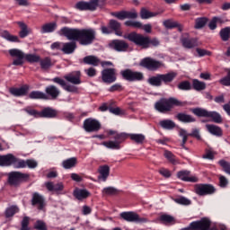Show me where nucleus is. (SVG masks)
Segmentation results:
<instances>
[{"label":"nucleus","mask_w":230,"mask_h":230,"mask_svg":"<svg viewBox=\"0 0 230 230\" xmlns=\"http://www.w3.org/2000/svg\"><path fill=\"white\" fill-rule=\"evenodd\" d=\"M219 35L222 39V40H224L225 42L229 40L230 38V27H226L224 29H222L219 32Z\"/></svg>","instance_id":"obj_52"},{"label":"nucleus","mask_w":230,"mask_h":230,"mask_svg":"<svg viewBox=\"0 0 230 230\" xmlns=\"http://www.w3.org/2000/svg\"><path fill=\"white\" fill-rule=\"evenodd\" d=\"M173 200L176 204H179L180 206H191V199H189L184 196H180L176 199H173Z\"/></svg>","instance_id":"obj_45"},{"label":"nucleus","mask_w":230,"mask_h":230,"mask_svg":"<svg viewBox=\"0 0 230 230\" xmlns=\"http://www.w3.org/2000/svg\"><path fill=\"white\" fill-rule=\"evenodd\" d=\"M160 220L161 222H163L164 224H174L175 223V218L170 215H162L160 217Z\"/></svg>","instance_id":"obj_54"},{"label":"nucleus","mask_w":230,"mask_h":230,"mask_svg":"<svg viewBox=\"0 0 230 230\" xmlns=\"http://www.w3.org/2000/svg\"><path fill=\"white\" fill-rule=\"evenodd\" d=\"M83 127L85 132H98L102 128V123L96 119L89 118L84 119Z\"/></svg>","instance_id":"obj_13"},{"label":"nucleus","mask_w":230,"mask_h":230,"mask_svg":"<svg viewBox=\"0 0 230 230\" xmlns=\"http://www.w3.org/2000/svg\"><path fill=\"white\" fill-rule=\"evenodd\" d=\"M18 26L21 28V31L19 32L21 39H25V37H28L30 35V30L28 29V25L24 23L23 22H17Z\"/></svg>","instance_id":"obj_37"},{"label":"nucleus","mask_w":230,"mask_h":230,"mask_svg":"<svg viewBox=\"0 0 230 230\" xmlns=\"http://www.w3.org/2000/svg\"><path fill=\"white\" fill-rule=\"evenodd\" d=\"M164 26L168 30H172V28H177L179 23H177V22H172V20H166L164 22Z\"/></svg>","instance_id":"obj_61"},{"label":"nucleus","mask_w":230,"mask_h":230,"mask_svg":"<svg viewBox=\"0 0 230 230\" xmlns=\"http://www.w3.org/2000/svg\"><path fill=\"white\" fill-rule=\"evenodd\" d=\"M219 84H221V85H225L226 87H230V70H228L226 76L219 80Z\"/></svg>","instance_id":"obj_58"},{"label":"nucleus","mask_w":230,"mask_h":230,"mask_svg":"<svg viewBox=\"0 0 230 230\" xmlns=\"http://www.w3.org/2000/svg\"><path fill=\"white\" fill-rule=\"evenodd\" d=\"M99 181H102V182H105L107 179H109V175L111 174V167L107 164L101 165L98 168Z\"/></svg>","instance_id":"obj_23"},{"label":"nucleus","mask_w":230,"mask_h":230,"mask_svg":"<svg viewBox=\"0 0 230 230\" xmlns=\"http://www.w3.org/2000/svg\"><path fill=\"white\" fill-rule=\"evenodd\" d=\"M23 111L24 112H27L29 116H33V118H40V112H39L37 110L27 107L24 108Z\"/></svg>","instance_id":"obj_56"},{"label":"nucleus","mask_w":230,"mask_h":230,"mask_svg":"<svg viewBox=\"0 0 230 230\" xmlns=\"http://www.w3.org/2000/svg\"><path fill=\"white\" fill-rule=\"evenodd\" d=\"M58 114V111L53 108H44L40 112V118H57V115Z\"/></svg>","instance_id":"obj_31"},{"label":"nucleus","mask_w":230,"mask_h":230,"mask_svg":"<svg viewBox=\"0 0 230 230\" xmlns=\"http://www.w3.org/2000/svg\"><path fill=\"white\" fill-rule=\"evenodd\" d=\"M40 65L41 69H43L44 71H48V69H49V67H51V66H53V63L51 62V58L47 57L43 59H40Z\"/></svg>","instance_id":"obj_42"},{"label":"nucleus","mask_w":230,"mask_h":230,"mask_svg":"<svg viewBox=\"0 0 230 230\" xmlns=\"http://www.w3.org/2000/svg\"><path fill=\"white\" fill-rule=\"evenodd\" d=\"M75 49H76V41H70L63 43L61 51H63L65 55H71V53H75Z\"/></svg>","instance_id":"obj_32"},{"label":"nucleus","mask_w":230,"mask_h":230,"mask_svg":"<svg viewBox=\"0 0 230 230\" xmlns=\"http://www.w3.org/2000/svg\"><path fill=\"white\" fill-rule=\"evenodd\" d=\"M64 78L66 82H69V84H73V85H80V84H82V74L80 71H74L66 74Z\"/></svg>","instance_id":"obj_21"},{"label":"nucleus","mask_w":230,"mask_h":230,"mask_svg":"<svg viewBox=\"0 0 230 230\" xmlns=\"http://www.w3.org/2000/svg\"><path fill=\"white\" fill-rule=\"evenodd\" d=\"M31 100H48V95L40 91H32L29 94Z\"/></svg>","instance_id":"obj_38"},{"label":"nucleus","mask_w":230,"mask_h":230,"mask_svg":"<svg viewBox=\"0 0 230 230\" xmlns=\"http://www.w3.org/2000/svg\"><path fill=\"white\" fill-rule=\"evenodd\" d=\"M109 48L121 53L128 49V43L123 40H113L109 43Z\"/></svg>","instance_id":"obj_17"},{"label":"nucleus","mask_w":230,"mask_h":230,"mask_svg":"<svg viewBox=\"0 0 230 230\" xmlns=\"http://www.w3.org/2000/svg\"><path fill=\"white\" fill-rule=\"evenodd\" d=\"M101 75L104 84H114L118 80L116 68H105L101 72Z\"/></svg>","instance_id":"obj_14"},{"label":"nucleus","mask_w":230,"mask_h":230,"mask_svg":"<svg viewBox=\"0 0 230 230\" xmlns=\"http://www.w3.org/2000/svg\"><path fill=\"white\" fill-rule=\"evenodd\" d=\"M120 217H122L123 220H126V222H132L135 224H146L150 222L148 218L141 217L134 211L122 212L120 213Z\"/></svg>","instance_id":"obj_10"},{"label":"nucleus","mask_w":230,"mask_h":230,"mask_svg":"<svg viewBox=\"0 0 230 230\" xmlns=\"http://www.w3.org/2000/svg\"><path fill=\"white\" fill-rule=\"evenodd\" d=\"M181 42L186 49H193L199 46V41L195 38H181Z\"/></svg>","instance_id":"obj_25"},{"label":"nucleus","mask_w":230,"mask_h":230,"mask_svg":"<svg viewBox=\"0 0 230 230\" xmlns=\"http://www.w3.org/2000/svg\"><path fill=\"white\" fill-rule=\"evenodd\" d=\"M131 141L137 143V145H143L145 143L146 137L143 134H129Z\"/></svg>","instance_id":"obj_41"},{"label":"nucleus","mask_w":230,"mask_h":230,"mask_svg":"<svg viewBox=\"0 0 230 230\" xmlns=\"http://www.w3.org/2000/svg\"><path fill=\"white\" fill-rule=\"evenodd\" d=\"M179 136H180V137H182L183 143H187L188 137H190V133H188V131H186V129L181 128L179 130Z\"/></svg>","instance_id":"obj_63"},{"label":"nucleus","mask_w":230,"mask_h":230,"mask_svg":"<svg viewBox=\"0 0 230 230\" xmlns=\"http://www.w3.org/2000/svg\"><path fill=\"white\" fill-rule=\"evenodd\" d=\"M101 31L102 35H111L115 32V35L118 37L123 36V31H121V22L114 19L109 21L108 27L102 25Z\"/></svg>","instance_id":"obj_7"},{"label":"nucleus","mask_w":230,"mask_h":230,"mask_svg":"<svg viewBox=\"0 0 230 230\" xmlns=\"http://www.w3.org/2000/svg\"><path fill=\"white\" fill-rule=\"evenodd\" d=\"M102 146L110 148L111 150H119V148H121V146H119V142H116L115 140L104 141L102 143Z\"/></svg>","instance_id":"obj_40"},{"label":"nucleus","mask_w":230,"mask_h":230,"mask_svg":"<svg viewBox=\"0 0 230 230\" xmlns=\"http://www.w3.org/2000/svg\"><path fill=\"white\" fill-rule=\"evenodd\" d=\"M31 204L33 208H36L38 211H44L46 209V206H48L44 195L39 192L32 193Z\"/></svg>","instance_id":"obj_12"},{"label":"nucleus","mask_w":230,"mask_h":230,"mask_svg":"<svg viewBox=\"0 0 230 230\" xmlns=\"http://www.w3.org/2000/svg\"><path fill=\"white\" fill-rule=\"evenodd\" d=\"M184 105H186V102L174 97H170L169 99L162 98L155 103V109L158 112L164 114L170 112L173 107H184Z\"/></svg>","instance_id":"obj_3"},{"label":"nucleus","mask_w":230,"mask_h":230,"mask_svg":"<svg viewBox=\"0 0 230 230\" xmlns=\"http://www.w3.org/2000/svg\"><path fill=\"white\" fill-rule=\"evenodd\" d=\"M9 55L16 58L13 61V66H22V64H24L25 54L22 50L19 49H12L9 50Z\"/></svg>","instance_id":"obj_19"},{"label":"nucleus","mask_w":230,"mask_h":230,"mask_svg":"<svg viewBox=\"0 0 230 230\" xmlns=\"http://www.w3.org/2000/svg\"><path fill=\"white\" fill-rule=\"evenodd\" d=\"M111 15L119 21H125V19H127L126 11L115 12L112 13Z\"/></svg>","instance_id":"obj_60"},{"label":"nucleus","mask_w":230,"mask_h":230,"mask_svg":"<svg viewBox=\"0 0 230 230\" xmlns=\"http://www.w3.org/2000/svg\"><path fill=\"white\" fill-rule=\"evenodd\" d=\"M45 186H46V188L49 191L58 192V191H62V190H64V183L63 182L53 184V182L48 181V182L45 183Z\"/></svg>","instance_id":"obj_34"},{"label":"nucleus","mask_w":230,"mask_h":230,"mask_svg":"<svg viewBox=\"0 0 230 230\" xmlns=\"http://www.w3.org/2000/svg\"><path fill=\"white\" fill-rule=\"evenodd\" d=\"M28 91H30V85L23 84L20 88L11 87L9 89L10 94L15 96L16 98H20L21 96H26L28 94Z\"/></svg>","instance_id":"obj_22"},{"label":"nucleus","mask_w":230,"mask_h":230,"mask_svg":"<svg viewBox=\"0 0 230 230\" xmlns=\"http://www.w3.org/2000/svg\"><path fill=\"white\" fill-rule=\"evenodd\" d=\"M58 35H63L68 40H77L81 46H91L96 40V31L94 29H71L63 27L58 31Z\"/></svg>","instance_id":"obj_1"},{"label":"nucleus","mask_w":230,"mask_h":230,"mask_svg":"<svg viewBox=\"0 0 230 230\" xmlns=\"http://www.w3.org/2000/svg\"><path fill=\"white\" fill-rule=\"evenodd\" d=\"M15 213H19V207L18 206H11L5 209V217L11 218L13 217Z\"/></svg>","instance_id":"obj_49"},{"label":"nucleus","mask_w":230,"mask_h":230,"mask_svg":"<svg viewBox=\"0 0 230 230\" xmlns=\"http://www.w3.org/2000/svg\"><path fill=\"white\" fill-rule=\"evenodd\" d=\"M164 155L165 159H167V161L171 163V164H179V160L177 159L175 155H173V153H172L171 151H168V150L164 151Z\"/></svg>","instance_id":"obj_44"},{"label":"nucleus","mask_w":230,"mask_h":230,"mask_svg":"<svg viewBox=\"0 0 230 230\" xmlns=\"http://www.w3.org/2000/svg\"><path fill=\"white\" fill-rule=\"evenodd\" d=\"M218 179H219V186H220V188H226V186H228L229 180H227L226 176H224L222 174H219L218 175Z\"/></svg>","instance_id":"obj_62"},{"label":"nucleus","mask_w":230,"mask_h":230,"mask_svg":"<svg viewBox=\"0 0 230 230\" xmlns=\"http://www.w3.org/2000/svg\"><path fill=\"white\" fill-rule=\"evenodd\" d=\"M217 164H219V166H221V168H223L225 173H227V175H230V163L221 159L217 162Z\"/></svg>","instance_id":"obj_51"},{"label":"nucleus","mask_w":230,"mask_h":230,"mask_svg":"<svg viewBox=\"0 0 230 230\" xmlns=\"http://www.w3.org/2000/svg\"><path fill=\"white\" fill-rule=\"evenodd\" d=\"M0 37H2V39H4L8 42H21V40H19V36L10 34L8 31H1Z\"/></svg>","instance_id":"obj_33"},{"label":"nucleus","mask_w":230,"mask_h":230,"mask_svg":"<svg viewBox=\"0 0 230 230\" xmlns=\"http://www.w3.org/2000/svg\"><path fill=\"white\" fill-rule=\"evenodd\" d=\"M120 75L123 80H126L127 82H141L145 79L143 72L134 71L130 68L120 71Z\"/></svg>","instance_id":"obj_9"},{"label":"nucleus","mask_w":230,"mask_h":230,"mask_svg":"<svg viewBox=\"0 0 230 230\" xmlns=\"http://www.w3.org/2000/svg\"><path fill=\"white\" fill-rule=\"evenodd\" d=\"M83 63L86 66H93V67H98V66H100V59L96 56L90 55L83 58Z\"/></svg>","instance_id":"obj_30"},{"label":"nucleus","mask_w":230,"mask_h":230,"mask_svg":"<svg viewBox=\"0 0 230 230\" xmlns=\"http://www.w3.org/2000/svg\"><path fill=\"white\" fill-rule=\"evenodd\" d=\"M128 137V134L127 133H117L113 138L115 139L116 143H119V146H120L121 143L125 141Z\"/></svg>","instance_id":"obj_53"},{"label":"nucleus","mask_w":230,"mask_h":230,"mask_svg":"<svg viewBox=\"0 0 230 230\" xmlns=\"http://www.w3.org/2000/svg\"><path fill=\"white\" fill-rule=\"evenodd\" d=\"M105 4V0H89L79 1L75 4V10L79 12H96L99 6H103Z\"/></svg>","instance_id":"obj_6"},{"label":"nucleus","mask_w":230,"mask_h":230,"mask_svg":"<svg viewBox=\"0 0 230 230\" xmlns=\"http://www.w3.org/2000/svg\"><path fill=\"white\" fill-rule=\"evenodd\" d=\"M206 128L209 134L212 136H216V137H222L224 136V131L222 128L215 125V124H207Z\"/></svg>","instance_id":"obj_24"},{"label":"nucleus","mask_w":230,"mask_h":230,"mask_svg":"<svg viewBox=\"0 0 230 230\" xmlns=\"http://www.w3.org/2000/svg\"><path fill=\"white\" fill-rule=\"evenodd\" d=\"M24 59L29 62V64H37L40 62V56L37 54H25Z\"/></svg>","instance_id":"obj_43"},{"label":"nucleus","mask_w":230,"mask_h":230,"mask_svg":"<svg viewBox=\"0 0 230 230\" xmlns=\"http://www.w3.org/2000/svg\"><path fill=\"white\" fill-rule=\"evenodd\" d=\"M192 87L195 91H204L206 89V83L194 79L192 81Z\"/></svg>","instance_id":"obj_47"},{"label":"nucleus","mask_w":230,"mask_h":230,"mask_svg":"<svg viewBox=\"0 0 230 230\" xmlns=\"http://www.w3.org/2000/svg\"><path fill=\"white\" fill-rule=\"evenodd\" d=\"M157 13H152L145 8H142L140 11V17L141 19H150L152 17H155Z\"/></svg>","instance_id":"obj_50"},{"label":"nucleus","mask_w":230,"mask_h":230,"mask_svg":"<svg viewBox=\"0 0 230 230\" xmlns=\"http://www.w3.org/2000/svg\"><path fill=\"white\" fill-rule=\"evenodd\" d=\"M73 195L77 200H84V199L91 197V192L86 189H75Z\"/></svg>","instance_id":"obj_28"},{"label":"nucleus","mask_w":230,"mask_h":230,"mask_svg":"<svg viewBox=\"0 0 230 230\" xmlns=\"http://www.w3.org/2000/svg\"><path fill=\"white\" fill-rule=\"evenodd\" d=\"M139 66L148 71H157V69H161L164 65L163 62L152 58H145L140 61Z\"/></svg>","instance_id":"obj_11"},{"label":"nucleus","mask_w":230,"mask_h":230,"mask_svg":"<svg viewBox=\"0 0 230 230\" xmlns=\"http://www.w3.org/2000/svg\"><path fill=\"white\" fill-rule=\"evenodd\" d=\"M102 195H118V189L114 187H106L102 190Z\"/></svg>","instance_id":"obj_57"},{"label":"nucleus","mask_w":230,"mask_h":230,"mask_svg":"<svg viewBox=\"0 0 230 230\" xmlns=\"http://www.w3.org/2000/svg\"><path fill=\"white\" fill-rule=\"evenodd\" d=\"M26 166L33 170L34 168H37V166H39V163H37V161H35L34 159L18 160V165L16 166L17 168H26Z\"/></svg>","instance_id":"obj_26"},{"label":"nucleus","mask_w":230,"mask_h":230,"mask_svg":"<svg viewBox=\"0 0 230 230\" xmlns=\"http://www.w3.org/2000/svg\"><path fill=\"white\" fill-rule=\"evenodd\" d=\"M191 112L195 116H198V118H208L213 123L220 124L224 121L222 115L218 111H209L203 108H194L191 110Z\"/></svg>","instance_id":"obj_5"},{"label":"nucleus","mask_w":230,"mask_h":230,"mask_svg":"<svg viewBox=\"0 0 230 230\" xmlns=\"http://www.w3.org/2000/svg\"><path fill=\"white\" fill-rule=\"evenodd\" d=\"M190 137H195L198 141H202V137H200V129L193 128L191 133H189Z\"/></svg>","instance_id":"obj_59"},{"label":"nucleus","mask_w":230,"mask_h":230,"mask_svg":"<svg viewBox=\"0 0 230 230\" xmlns=\"http://www.w3.org/2000/svg\"><path fill=\"white\" fill-rule=\"evenodd\" d=\"M160 127L164 130H173L175 128V122L172 119H164L159 122Z\"/></svg>","instance_id":"obj_35"},{"label":"nucleus","mask_w":230,"mask_h":230,"mask_svg":"<svg viewBox=\"0 0 230 230\" xmlns=\"http://www.w3.org/2000/svg\"><path fill=\"white\" fill-rule=\"evenodd\" d=\"M175 118L178 121H181V123H195V121H197V119L193 116L182 112L176 114Z\"/></svg>","instance_id":"obj_29"},{"label":"nucleus","mask_w":230,"mask_h":230,"mask_svg":"<svg viewBox=\"0 0 230 230\" xmlns=\"http://www.w3.org/2000/svg\"><path fill=\"white\" fill-rule=\"evenodd\" d=\"M175 78H177L176 72H169L167 74H156L155 75H153L147 79V84H149V85H152L153 87H161V85H163V83L165 85H168V84H172V82H173Z\"/></svg>","instance_id":"obj_4"},{"label":"nucleus","mask_w":230,"mask_h":230,"mask_svg":"<svg viewBox=\"0 0 230 230\" xmlns=\"http://www.w3.org/2000/svg\"><path fill=\"white\" fill-rule=\"evenodd\" d=\"M178 89L180 91H191V84L190 81H182L178 84Z\"/></svg>","instance_id":"obj_55"},{"label":"nucleus","mask_w":230,"mask_h":230,"mask_svg":"<svg viewBox=\"0 0 230 230\" xmlns=\"http://www.w3.org/2000/svg\"><path fill=\"white\" fill-rule=\"evenodd\" d=\"M57 30V22H49L42 25L40 33H53Z\"/></svg>","instance_id":"obj_36"},{"label":"nucleus","mask_w":230,"mask_h":230,"mask_svg":"<svg viewBox=\"0 0 230 230\" xmlns=\"http://www.w3.org/2000/svg\"><path fill=\"white\" fill-rule=\"evenodd\" d=\"M177 177L184 182H199V178L195 175H191V172L188 170L178 172Z\"/></svg>","instance_id":"obj_20"},{"label":"nucleus","mask_w":230,"mask_h":230,"mask_svg":"<svg viewBox=\"0 0 230 230\" xmlns=\"http://www.w3.org/2000/svg\"><path fill=\"white\" fill-rule=\"evenodd\" d=\"M30 181V174L21 172H11L8 173V182L10 186H21L22 182Z\"/></svg>","instance_id":"obj_8"},{"label":"nucleus","mask_w":230,"mask_h":230,"mask_svg":"<svg viewBox=\"0 0 230 230\" xmlns=\"http://www.w3.org/2000/svg\"><path fill=\"white\" fill-rule=\"evenodd\" d=\"M33 229L35 230H48V224L42 219H38L34 225Z\"/></svg>","instance_id":"obj_48"},{"label":"nucleus","mask_w":230,"mask_h":230,"mask_svg":"<svg viewBox=\"0 0 230 230\" xmlns=\"http://www.w3.org/2000/svg\"><path fill=\"white\" fill-rule=\"evenodd\" d=\"M0 166H19V158L15 157L13 154L0 155Z\"/></svg>","instance_id":"obj_15"},{"label":"nucleus","mask_w":230,"mask_h":230,"mask_svg":"<svg viewBox=\"0 0 230 230\" xmlns=\"http://www.w3.org/2000/svg\"><path fill=\"white\" fill-rule=\"evenodd\" d=\"M30 218L28 217H24L22 220V227L21 230H30Z\"/></svg>","instance_id":"obj_64"},{"label":"nucleus","mask_w":230,"mask_h":230,"mask_svg":"<svg viewBox=\"0 0 230 230\" xmlns=\"http://www.w3.org/2000/svg\"><path fill=\"white\" fill-rule=\"evenodd\" d=\"M123 37L124 39H127V40H129V42H133L135 46H138L139 48H142V49H148V48H152V46L154 48H157V46L161 44L157 38L151 39L148 36H145L136 31L128 33Z\"/></svg>","instance_id":"obj_2"},{"label":"nucleus","mask_w":230,"mask_h":230,"mask_svg":"<svg viewBox=\"0 0 230 230\" xmlns=\"http://www.w3.org/2000/svg\"><path fill=\"white\" fill-rule=\"evenodd\" d=\"M45 93L51 100H57L60 96V90L55 85L47 86Z\"/></svg>","instance_id":"obj_27"},{"label":"nucleus","mask_w":230,"mask_h":230,"mask_svg":"<svg viewBox=\"0 0 230 230\" xmlns=\"http://www.w3.org/2000/svg\"><path fill=\"white\" fill-rule=\"evenodd\" d=\"M217 190L211 184H197L195 185V193L199 195V197H204L206 195H213Z\"/></svg>","instance_id":"obj_16"},{"label":"nucleus","mask_w":230,"mask_h":230,"mask_svg":"<svg viewBox=\"0 0 230 230\" xmlns=\"http://www.w3.org/2000/svg\"><path fill=\"white\" fill-rule=\"evenodd\" d=\"M206 24H208V18H206V17L197 18L195 20V26H194V28L196 30H200L202 28H204V26H206Z\"/></svg>","instance_id":"obj_46"},{"label":"nucleus","mask_w":230,"mask_h":230,"mask_svg":"<svg viewBox=\"0 0 230 230\" xmlns=\"http://www.w3.org/2000/svg\"><path fill=\"white\" fill-rule=\"evenodd\" d=\"M76 157H72L63 161L62 166L65 170H71V168H75L76 166Z\"/></svg>","instance_id":"obj_39"},{"label":"nucleus","mask_w":230,"mask_h":230,"mask_svg":"<svg viewBox=\"0 0 230 230\" xmlns=\"http://www.w3.org/2000/svg\"><path fill=\"white\" fill-rule=\"evenodd\" d=\"M192 230H208L211 227V221L208 217H203L199 221L190 223Z\"/></svg>","instance_id":"obj_18"}]
</instances>
